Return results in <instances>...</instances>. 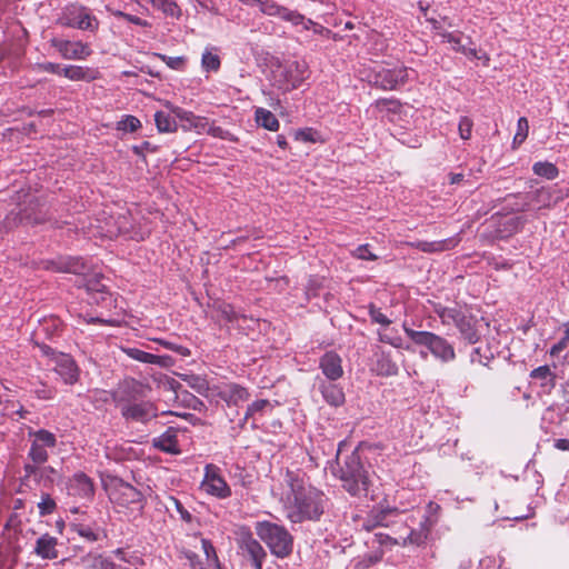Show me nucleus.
<instances>
[{"mask_svg":"<svg viewBox=\"0 0 569 569\" xmlns=\"http://www.w3.org/2000/svg\"><path fill=\"white\" fill-rule=\"evenodd\" d=\"M213 308L218 312L219 317L229 323L237 321L239 318L238 313L230 303L223 301L216 302Z\"/></svg>","mask_w":569,"mask_h":569,"instance_id":"obj_40","label":"nucleus"},{"mask_svg":"<svg viewBox=\"0 0 569 569\" xmlns=\"http://www.w3.org/2000/svg\"><path fill=\"white\" fill-rule=\"evenodd\" d=\"M473 121L469 117H461L458 124L459 136L462 140H469L472 134Z\"/></svg>","mask_w":569,"mask_h":569,"instance_id":"obj_51","label":"nucleus"},{"mask_svg":"<svg viewBox=\"0 0 569 569\" xmlns=\"http://www.w3.org/2000/svg\"><path fill=\"white\" fill-rule=\"evenodd\" d=\"M121 350L131 359L142 363L163 365L162 357L146 352L138 348L122 347Z\"/></svg>","mask_w":569,"mask_h":569,"instance_id":"obj_31","label":"nucleus"},{"mask_svg":"<svg viewBox=\"0 0 569 569\" xmlns=\"http://www.w3.org/2000/svg\"><path fill=\"white\" fill-rule=\"evenodd\" d=\"M370 513L378 527H390L399 525L403 527V522L399 520L402 511L398 508L372 509Z\"/></svg>","mask_w":569,"mask_h":569,"instance_id":"obj_26","label":"nucleus"},{"mask_svg":"<svg viewBox=\"0 0 569 569\" xmlns=\"http://www.w3.org/2000/svg\"><path fill=\"white\" fill-rule=\"evenodd\" d=\"M208 134H210V136H212L214 138H219V139H223V140H229V141H236L237 140L228 130H224L223 128H221L219 126H211L208 129Z\"/></svg>","mask_w":569,"mask_h":569,"instance_id":"obj_58","label":"nucleus"},{"mask_svg":"<svg viewBox=\"0 0 569 569\" xmlns=\"http://www.w3.org/2000/svg\"><path fill=\"white\" fill-rule=\"evenodd\" d=\"M375 107L379 111H390V112L396 113V112L400 111L401 103L397 99L382 98V99H378L375 102Z\"/></svg>","mask_w":569,"mask_h":569,"instance_id":"obj_47","label":"nucleus"},{"mask_svg":"<svg viewBox=\"0 0 569 569\" xmlns=\"http://www.w3.org/2000/svg\"><path fill=\"white\" fill-rule=\"evenodd\" d=\"M378 371L382 376H396L398 373V366L391 361L388 357H382L378 361Z\"/></svg>","mask_w":569,"mask_h":569,"instance_id":"obj_49","label":"nucleus"},{"mask_svg":"<svg viewBox=\"0 0 569 569\" xmlns=\"http://www.w3.org/2000/svg\"><path fill=\"white\" fill-rule=\"evenodd\" d=\"M532 171L539 177H543L548 180H553L559 176V169L556 164L549 161H538L532 166Z\"/></svg>","mask_w":569,"mask_h":569,"instance_id":"obj_36","label":"nucleus"},{"mask_svg":"<svg viewBox=\"0 0 569 569\" xmlns=\"http://www.w3.org/2000/svg\"><path fill=\"white\" fill-rule=\"evenodd\" d=\"M269 406L270 402L267 399L253 401L251 405L248 406L243 420L247 421L248 419L253 418L257 413H262V411Z\"/></svg>","mask_w":569,"mask_h":569,"instance_id":"obj_48","label":"nucleus"},{"mask_svg":"<svg viewBox=\"0 0 569 569\" xmlns=\"http://www.w3.org/2000/svg\"><path fill=\"white\" fill-rule=\"evenodd\" d=\"M460 240L461 238L459 237V234H457L455 237H450L439 241H405L401 242V244L416 248L425 253H440L456 248L459 244Z\"/></svg>","mask_w":569,"mask_h":569,"instance_id":"obj_18","label":"nucleus"},{"mask_svg":"<svg viewBox=\"0 0 569 569\" xmlns=\"http://www.w3.org/2000/svg\"><path fill=\"white\" fill-rule=\"evenodd\" d=\"M530 378L531 379H537V380H541V381H545L547 380L548 378H550L551 380H553L555 378V375L552 373V371L550 370L549 366L545 365V366H540L536 369H533L531 372H530Z\"/></svg>","mask_w":569,"mask_h":569,"instance_id":"obj_57","label":"nucleus"},{"mask_svg":"<svg viewBox=\"0 0 569 569\" xmlns=\"http://www.w3.org/2000/svg\"><path fill=\"white\" fill-rule=\"evenodd\" d=\"M34 395L39 399L50 400L54 397L56 390L54 388L48 387L47 385L42 383L39 388L34 390Z\"/></svg>","mask_w":569,"mask_h":569,"instance_id":"obj_62","label":"nucleus"},{"mask_svg":"<svg viewBox=\"0 0 569 569\" xmlns=\"http://www.w3.org/2000/svg\"><path fill=\"white\" fill-rule=\"evenodd\" d=\"M58 539L49 533L41 535L34 545V553L43 560H54L59 557Z\"/></svg>","mask_w":569,"mask_h":569,"instance_id":"obj_23","label":"nucleus"},{"mask_svg":"<svg viewBox=\"0 0 569 569\" xmlns=\"http://www.w3.org/2000/svg\"><path fill=\"white\" fill-rule=\"evenodd\" d=\"M439 36L441 37L442 41L451 44V49L453 51L459 52L468 58L481 60L482 64L486 67L489 66L490 57L487 52L462 44V32H449L442 30L439 32Z\"/></svg>","mask_w":569,"mask_h":569,"instance_id":"obj_15","label":"nucleus"},{"mask_svg":"<svg viewBox=\"0 0 569 569\" xmlns=\"http://www.w3.org/2000/svg\"><path fill=\"white\" fill-rule=\"evenodd\" d=\"M220 397L229 406H238L240 402L247 401L250 397V393L247 388L238 383H229L220 392Z\"/></svg>","mask_w":569,"mask_h":569,"instance_id":"obj_28","label":"nucleus"},{"mask_svg":"<svg viewBox=\"0 0 569 569\" xmlns=\"http://www.w3.org/2000/svg\"><path fill=\"white\" fill-rule=\"evenodd\" d=\"M201 489L208 495L219 499H226L231 496V488L220 475L219 468L214 465L206 466Z\"/></svg>","mask_w":569,"mask_h":569,"instance_id":"obj_12","label":"nucleus"},{"mask_svg":"<svg viewBox=\"0 0 569 569\" xmlns=\"http://www.w3.org/2000/svg\"><path fill=\"white\" fill-rule=\"evenodd\" d=\"M108 11L111 12V14L114 16L116 18L124 19L126 21H128L132 24L143 27V28L151 27V23L148 20L141 19L138 16L126 13L121 10H112L110 8H108Z\"/></svg>","mask_w":569,"mask_h":569,"instance_id":"obj_44","label":"nucleus"},{"mask_svg":"<svg viewBox=\"0 0 569 569\" xmlns=\"http://www.w3.org/2000/svg\"><path fill=\"white\" fill-rule=\"evenodd\" d=\"M56 23L66 28H76L92 32L97 31L99 28V21L96 16H93L87 7L78 2L66 6L57 18Z\"/></svg>","mask_w":569,"mask_h":569,"instance_id":"obj_7","label":"nucleus"},{"mask_svg":"<svg viewBox=\"0 0 569 569\" xmlns=\"http://www.w3.org/2000/svg\"><path fill=\"white\" fill-rule=\"evenodd\" d=\"M353 256L358 259H361V260H370V261H375L378 259V257L376 254H373L370 250H369V246L368 244H361L359 246L355 251H353Z\"/></svg>","mask_w":569,"mask_h":569,"instance_id":"obj_59","label":"nucleus"},{"mask_svg":"<svg viewBox=\"0 0 569 569\" xmlns=\"http://www.w3.org/2000/svg\"><path fill=\"white\" fill-rule=\"evenodd\" d=\"M42 465L43 463H36V462L26 463L23 467L24 478L33 477L34 480L40 481V479L42 478V468H41Z\"/></svg>","mask_w":569,"mask_h":569,"instance_id":"obj_56","label":"nucleus"},{"mask_svg":"<svg viewBox=\"0 0 569 569\" xmlns=\"http://www.w3.org/2000/svg\"><path fill=\"white\" fill-rule=\"evenodd\" d=\"M526 198L528 202L520 209L521 211H526L531 203H533L538 210L550 208L552 203V191L550 188L542 187L533 192L527 193Z\"/></svg>","mask_w":569,"mask_h":569,"instance_id":"obj_27","label":"nucleus"},{"mask_svg":"<svg viewBox=\"0 0 569 569\" xmlns=\"http://www.w3.org/2000/svg\"><path fill=\"white\" fill-rule=\"evenodd\" d=\"M158 343H160L163 348L168 349V350H171V351H174L181 356H189L190 355V351L188 348L183 347V346H179V345H176L173 342H170V341H167V340H162V339H158L156 340Z\"/></svg>","mask_w":569,"mask_h":569,"instance_id":"obj_60","label":"nucleus"},{"mask_svg":"<svg viewBox=\"0 0 569 569\" xmlns=\"http://www.w3.org/2000/svg\"><path fill=\"white\" fill-rule=\"evenodd\" d=\"M124 389L128 393H133L138 396H144L146 391L149 390V386L136 380L130 379L124 381Z\"/></svg>","mask_w":569,"mask_h":569,"instance_id":"obj_52","label":"nucleus"},{"mask_svg":"<svg viewBox=\"0 0 569 569\" xmlns=\"http://www.w3.org/2000/svg\"><path fill=\"white\" fill-rule=\"evenodd\" d=\"M62 68L63 67H61V64L56 63V62L47 61V62H42V63H37V69L39 71L48 72V73H52V74L61 76Z\"/></svg>","mask_w":569,"mask_h":569,"instance_id":"obj_61","label":"nucleus"},{"mask_svg":"<svg viewBox=\"0 0 569 569\" xmlns=\"http://www.w3.org/2000/svg\"><path fill=\"white\" fill-rule=\"evenodd\" d=\"M110 500L119 506H142L143 495L132 485L123 480H116L109 492Z\"/></svg>","mask_w":569,"mask_h":569,"instance_id":"obj_13","label":"nucleus"},{"mask_svg":"<svg viewBox=\"0 0 569 569\" xmlns=\"http://www.w3.org/2000/svg\"><path fill=\"white\" fill-rule=\"evenodd\" d=\"M173 113L179 119L191 122V123H193V121L197 120V117L191 111L183 110L179 107L173 109Z\"/></svg>","mask_w":569,"mask_h":569,"instance_id":"obj_64","label":"nucleus"},{"mask_svg":"<svg viewBox=\"0 0 569 569\" xmlns=\"http://www.w3.org/2000/svg\"><path fill=\"white\" fill-rule=\"evenodd\" d=\"M159 58L170 68L173 70H183L186 66V58L184 57H169L166 54H158Z\"/></svg>","mask_w":569,"mask_h":569,"instance_id":"obj_55","label":"nucleus"},{"mask_svg":"<svg viewBox=\"0 0 569 569\" xmlns=\"http://www.w3.org/2000/svg\"><path fill=\"white\" fill-rule=\"evenodd\" d=\"M256 532L277 558H287L291 555L293 537L283 526L261 521L257 523Z\"/></svg>","mask_w":569,"mask_h":569,"instance_id":"obj_4","label":"nucleus"},{"mask_svg":"<svg viewBox=\"0 0 569 569\" xmlns=\"http://www.w3.org/2000/svg\"><path fill=\"white\" fill-rule=\"evenodd\" d=\"M254 118L259 126L269 131H278L280 127L276 116L264 108H257L254 111Z\"/></svg>","mask_w":569,"mask_h":569,"instance_id":"obj_32","label":"nucleus"},{"mask_svg":"<svg viewBox=\"0 0 569 569\" xmlns=\"http://www.w3.org/2000/svg\"><path fill=\"white\" fill-rule=\"evenodd\" d=\"M29 436L32 438L28 457L32 462L46 463L49 459L47 449L57 446V438L54 433L46 429L30 431Z\"/></svg>","mask_w":569,"mask_h":569,"instance_id":"obj_8","label":"nucleus"},{"mask_svg":"<svg viewBox=\"0 0 569 569\" xmlns=\"http://www.w3.org/2000/svg\"><path fill=\"white\" fill-rule=\"evenodd\" d=\"M151 7L166 17L179 20L182 17V9L176 0H146Z\"/></svg>","mask_w":569,"mask_h":569,"instance_id":"obj_29","label":"nucleus"},{"mask_svg":"<svg viewBox=\"0 0 569 569\" xmlns=\"http://www.w3.org/2000/svg\"><path fill=\"white\" fill-rule=\"evenodd\" d=\"M286 482L289 487L283 501L287 518L293 523L318 521L327 507L325 493L306 483L295 471H287Z\"/></svg>","mask_w":569,"mask_h":569,"instance_id":"obj_1","label":"nucleus"},{"mask_svg":"<svg viewBox=\"0 0 569 569\" xmlns=\"http://www.w3.org/2000/svg\"><path fill=\"white\" fill-rule=\"evenodd\" d=\"M528 132H529V122H528L527 118H525V117L519 118L518 123H517V132H516V134L513 137V141H512L513 148H517L527 139Z\"/></svg>","mask_w":569,"mask_h":569,"instance_id":"obj_43","label":"nucleus"},{"mask_svg":"<svg viewBox=\"0 0 569 569\" xmlns=\"http://www.w3.org/2000/svg\"><path fill=\"white\" fill-rule=\"evenodd\" d=\"M322 373L331 381L340 379L343 375L341 357L335 351L326 352L319 361Z\"/></svg>","mask_w":569,"mask_h":569,"instance_id":"obj_22","label":"nucleus"},{"mask_svg":"<svg viewBox=\"0 0 569 569\" xmlns=\"http://www.w3.org/2000/svg\"><path fill=\"white\" fill-rule=\"evenodd\" d=\"M38 509L41 517L49 516L56 511L57 503L49 493H42L41 500L38 502Z\"/></svg>","mask_w":569,"mask_h":569,"instance_id":"obj_45","label":"nucleus"},{"mask_svg":"<svg viewBox=\"0 0 569 569\" xmlns=\"http://www.w3.org/2000/svg\"><path fill=\"white\" fill-rule=\"evenodd\" d=\"M178 432L179 429L169 427L162 435L152 440L153 447L166 453H180Z\"/></svg>","mask_w":569,"mask_h":569,"instance_id":"obj_24","label":"nucleus"},{"mask_svg":"<svg viewBox=\"0 0 569 569\" xmlns=\"http://www.w3.org/2000/svg\"><path fill=\"white\" fill-rule=\"evenodd\" d=\"M49 42L66 60H86L92 54L90 46L81 40L71 41L54 37Z\"/></svg>","mask_w":569,"mask_h":569,"instance_id":"obj_11","label":"nucleus"},{"mask_svg":"<svg viewBox=\"0 0 569 569\" xmlns=\"http://www.w3.org/2000/svg\"><path fill=\"white\" fill-rule=\"evenodd\" d=\"M62 329L63 322L58 317L46 318L39 327V330L49 338L60 335Z\"/></svg>","mask_w":569,"mask_h":569,"instance_id":"obj_38","label":"nucleus"},{"mask_svg":"<svg viewBox=\"0 0 569 569\" xmlns=\"http://www.w3.org/2000/svg\"><path fill=\"white\" fill-rule=\"evenodd\" d=\"M369 316L371 320L376 323H379L381 326H389L391 323L390 319L381 312V309L376 307V305L370 303L369 307Z\"/></svg>","mask_w":569,"mask_h":569,"instance_id":"obj_53","label":"nucleus"},{"mask_svg":"<svg viewBox=\"0 0 569 569\" xmlns=\"http://www.w3.org/2000/svg\"><path fill=\"white\" fill-rule=\"evenodd\" d=\"M295 139L305 142H315L313 130L311 128L299 129L295 133Z\"/></svg>","mask_w":569,"mask_h":569,"instance_id":"obj_63","label":"nucleus"},{"mask_svg":"<svg viewBox=\"0 0 569 569\" xmlns=\"http://www.w3.org/2000/svg\"><path fill=\"white\" fill-rule=\"evenodd\" d=\"M68 495L78 499L91 500L94 496L93 480L84 472H76L67 483Z\"/></svg>","mask_w":569,"mask_h":569,"instance_id":"obj_16","label":"nucleus"},{"mask_svg":"<svg viewBox=\"0 0 569 569\" xmlns=\"http://www.w3.org/2000/svg\"><path fill=\"white\" fill-rule=\"evenodd\" d=\"M70 529L73 532L78 533L86 541L96 542L99 540L98 530L90 525L79 522L76 520L70 523Z\"/></svg>","mask_w":569,"mask_h":569,"instance_id":"obj_35","label":"nucleus"},{"mask_svg":"<svg viewBox=\"0 0 569 569\" xmlns=\"http://www.w3.org/2000/svg\"><path fill=\"white\" fill-rule=\"evenodd\" d=\"M154 121L160 132H174L177 130L176 120L164 111H157L154 113Z\"/></svg>","mask_w":569,"mask_h":569,"instance_id":"obj_37","label":"nucleus"},{"mask_svg":"<svg viewBox=\"0 0 569 569\" xmlns=\"http://www.w3.org/2000/svg\"><path fill=\"white\" fill-rule=\"evenodd\" d=\"M240 555L250 561L254 569H262L267 552L249 530H242L237 539Z\"/></svg>","mask_w":569,"mask_h":569,"instance_id":"obj_9","label":"nucleus"},{"mask_svg":"<svg viewBox=\"0 0 569 569\" xmlns=\"http://www.w3.org/2000/svg\"><path fill=\"white\" fill-rule=\"evenodd\" d=\"M259 9L262 13L273 17H279L284 21H289L295 26L305 22V16L298 11L290 10L286 7L278 4L273 0H257Z\"/></svg>","mask_w":569,"mask_h":569,"instance_id":"obj_17","label":"nucleus"},{"mask_svg":"<svg viewBox=\"0 0 569 569\" xmlns=\"http://www.w3.org/2000/svg\"><path fill=\"white\" fill-rule=\"evenodd\" d=\"M54 371L61 377L66 385L72 386L79 381L80 368L69 355L61 353L57 357Z\"/></svg>","mask_w":569,"mask_h":569,"instance_id":"obj_19","label":"nucleus"},{"mask_svg":"<svg viewBox=\"0 0 569 569\" xmlns=\"http://www.w3.org/2000/svg\"><path fill=\"white\" fill-rule=\"evenodd\" d=\"M333 475L341 480L342 487L351 496L367 493L370 481L356 451L347 456L342 465L338 461V468L333 470Z\"/></svg>","mask_w":569,"mask_h":569,"instance_id":"obj_2","label":"nucleus"},{"mask_svg":"<svg viewBox=\"0 0 569 569\" xmlns=\"http://www.w3.org/2000/svg\"><path fill=\"white\" fill-rule=\"evenodd\" d=\"M568 343H569V325H565L563 337L550 348V350H549L550 356L551 357L559 356L560 352H562L568 347Z\"/></svg>","mask_w":569,"mask_h":569,"instance_id":"obj_54","label":"nucleus"},{"mask_svg":"<svg viewBox=\"0 0 569 569\" xmlns=\"http://www.w3.org/2000/svg\"><path fill=\"white\" fill-rule=\"evenodd\" d=\"M397 537L378 532L375 535V539L379 546L393 547V546H406V541L400 539V529L393 531Z\"/></svg>","mask_w":569,"mask_h":569,"instance_id":"obj_41","label":"nucleus"},{"mask_svg":"<svg viewBox=\"0 0 569 569\" xmlns=\"http://www.w3.org/2000/svg\"><path fill=\"white\" fill-rule=\"evenodd\" d=\"M44 263L46 269L58 272L81 274L87 270L84 261L78 257H59L54 260H48Z\"/></svg>","mask_w":569,"mask_h":569,"instance_id":"obj_21","label":"nucleus"},{"mask_svg":"<svg viewBox=\"0 0 569 569\" xmlns=\"http://www.w3.org/2000/svg\"><path fill=\"white\" fill-rule=\"evenodd\" d=\"M46 214L47 211L44 210L43 204H40L38 201L30 200L26 208L19 210L17 213L11 212L10 216L7 217V220L10 221L11 219H19V222L21 223L37 224L46 221Z\"/></svg>","mask_w":569,"mask_h":569,"instance_id":"obj_20","label":"nucleus"},{"mask_svg":"<svg viewBox=\"0 0 569 569\" xmlns=\"http://www.w3.org/2000/svg\"><path fill=\"white\" fill-rule=\"evenodd\" d=\"M502 220L503 221L499 223V228L497 229L501 238L509 237L520 231L525 224L522 217L503 218Z\"/></svg>","mask_w":569,"mask_h":569,"instance_id":"obj_33","label":"nucleus"},{"mask_svg":"<svg viewBox=\"0 0 569 569\" xmlns=\"http://www.w3.org/2000/svg\"><path fill=\"white\" fill-rule=\"evenodd\" d=\"M141 127L140 120L134 116H126L117 124V129L124 132H134Z\"/></svg>","mask_w":569,"mask_h":569,"instance_id":"obj_46","label":"nucleus"},{"mask_svg":"<svg viewBox=\"0 0 569 569\" xmlns=\"http://www.w3.org/2000/svg\"><path fill=\"white\" fill-rule=\"evenodd\" d=\"M320 391L323 399L331 406L339 407L345 402V393L342 389L335 383H321Z\"/></svg>","mask_w":569,"mask_h":569,"instance_id":"obj_30","label":"nucleus"},{"mask_svg":"<svg viewBox=\"0 0 569 569\" xmlns=\"http://www.w3.org/2000/svg\"><path fill=\"white\" fill-rule=\"evenodd\" d=\"M201 546H202L203 552H204L208 561H211L213 563V566L216 567V569H221L220 562H219V559H218V556L216 552V548L213 547L211 541L206 538H202Z\"/></svg>","mask_w":569,"mask_h":569,"instance_id":"obj_50","label":"nucleus"},{"mask_svg":"<svg viewBox=\"0 0 569 569\" xmlns=\"http://www.w3.org/2000/svg\"><path fill=\"white\" fill-rule=\"evenodd\" d=\"M403 331L412 342L427 347L431 355L442 362H449L456 359L453 346L443 337L430 331H417L406 325H403Z\"/></svg>","mask_w":569,"mask_h":569,"instance_id":"obj_5","label":"nucleus"},{"mask_svg":"<svg viewBox=\"0 0 569 569\" xmlns=\"http://www.w3.org/2000/svg\"><path fill=\"white\" fill-rule=\"evenodd\" d=\"M61 76L71 81H94L99 78V71L89 67L68 64L61 70Z\"/></svg>","mask_w":569,"mask_h":569,"instance_id":"obj_25","label":"nucleus"},{"mask_svg":"<svg viewBox=\"0 0 569 569\" xmlns=\"http://www.w3.org/2000/svg\"><path fill=\"white\" fill-rule=\"evenodd\" d=\"M409 80V70L406 67L393 69L381 68L376 71L372 82L382 90H397L405 86Z\"/></svg>","mask_w":569,"mask_h":569,"instance_id":"obj_10","label":"nucleus"},{"mask_svg":"<svg viewBox=\"0 0 569 569\" xmlns=\"http://www.w3.org/2000/svg\"><path fill=\"white\" fill-rule=\"evenodd\" d=\"M435 312L443 326L453 325L469 343L473 345L480 340L479 320L473 315L460 308L442 305H437Z\"/></svg>","mask_w":569,"mask_h":569,"instance_id":"obj_3","label":"nucleus"},{"mask_svg":"<svg viewBox=\"0 0 569 569\" xmlns=\"http://www.w3.org/2000/svg\"><path fill=\"white\" fill-rule=\"evenodd\" d=\"M121 415L126 420L147 423L158 417V408L151 401H129L121 406Z\"/></svg>","mask_w":569,"mask_h":569,"instance_id":"obj_14","label":"nucleus"},{"mask_svg":"<svg viewBox=\"0 0 569 569\" xmlns=\"http://www.w3.org/2000/svg\"><path fill=\"white\" fill-rule=\"evenodd\" d=\"M400 528V539L401 540H405L406 541V546L407 545H421L426 541V539L428 538V533H429V528L426 527L423 523H422V527L420 530H415V529H409L408 533H405L401 531V529H407V526L403 525V527H399Z\"/></svg>","mask_w":569,"mask_h":569,"instance_id":"obj_34","label":"nucleus"},{"mask_svg":"<svg viewBox=\"0 0 569 569\" xmlns=\"http://www.w3.org/2000/svg\"><path fill=\"white\" fill-rule=\"evenodd\" d=\"M382 557H383V552L381 550L365 555L363 557L359 558L356 561L355 569H368L371 566L380 562Z\"/></svg>","mask_w":569,"mask_h":569,"instance_id":"obj_42","label":"nucleus"},{"mask_svg":"<svg viewBox=\"0 0 569 569\" xmlns=\"http://www.w3.org/2000/svg\"><path fill=\"white\" fill-rule=\"evenodd\" d=\"M305 62L291 61L279 64L272 70V86L284 92L297 89L308 78Z\"/></svg>","mask_w":569,"mask_h":569,"instance_id":"obj_6","label":"nucleus"},{"mask_svg":"<svg viewBox=\"0 0 569 569\" xmlns=\"http://www.w3.org/2000/svg\"><path fill=\"white\" fill-rule=\"evenodd\" d=\"M201 67L207 72H217L221 67L220 57L210 50H206L201 57Z\"/></svg>","mask_w":569,"mask_h":569,"instance_id":"obj_39","label":"nucleus"}]
</instances>
